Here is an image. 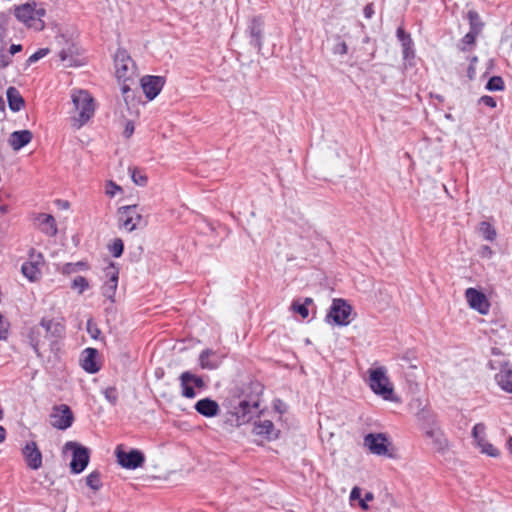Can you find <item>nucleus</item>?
Masks as SVG:
<instances>
[{
    "label": "nucleus",
    "instance_id": "61",
    "mask_svg": "<svg viewBox=\"0 0 512 512\" xmlns=\"http://www.w3.org/2000/svg\"><path fill=\"white\" fill-rule=\"evenodd\" d=\"M360 506L362 509L364 510H367L368 509V505H367V502L365 500H360Z\"/></svg>",
    "mask_w": 512,
    "mask_h": 512
},
{
    "label": "nucleus",
    "instance_id": "39",
    "mask_svg": "<svg viewBox=\"0 0 512 512\" xmlns=\"http://www.w3.org/2000/svg\"><path fill=\"white\" fill-rule=\"evenodd\" d=\"M103 394L105 396V399L111 405H116L117 404V402H118V391H117V389L115 387H113V386L107 387L103 391Z\"/></svg>",
    "mask_w": 512,
    "mask_h": 512
},
{
    "label": "nucleus",
    "instance_id": "21",
    "mask_svg": "<svg viewBox=\"0 0 512 512\" xmlns=\"http://www.w3.org/2000/svg\"><path fill=\"white\" fill-rule=\"evenodd\" d=\"M222 359L218 352L205 349L199 355V365L202 369L214 370L220 366Z\"/></svg>",
    "mask_w": 512,
    "mask_h": 512
},
{
    "label": "nucleus",
    "instance_id": "27",
    "mask_svg": "<svg viewBox=\"0 0 512 512\" xmlns=\"http://www.w3.org/2000/svg\"><path fill=\"white\" fill-rule=\"evenodd\" d=\"M426 436L432 440L433 447L438 452H443L448 447V441L443 432L438 428H431L426 431Z\"/></svg>",
    "mask_w": 512,
    "mask_h": 512
},
{
    "label": "nucleus",
    "instance_id": "9",
    "mask_svg": "<svg viewBox=\"0 0 512 512\" xmlns=\"http://www.w3.org/2000/svg\"><path fill=\"white\" fill-rule=\"evenodd\" d=\"M389 445V439L384 433H369L364 437V446L377 456L388 455Z\"/></svg>",
    "mask_w": 512,
    "mask_h": 512
},
{
    "label": "nucleus",
    "instance_id": "17",
    "mask_svg": "<svg viewBox=\"0 0 512 512\" xmlns=\"http://www.w3.org/2000/svg\"><path fill=\"white\" fill-rule=\"evenodd\" d=\"M165 84L164 77L147 75L141 78V87L147 99L153 100Z\"/></svg>",
    "mask_w": 512,
    "mask_h": 512
},
{
    "label": "nucleus",
    "instance_id": "53",
    "mask_svg": "<svg viewBox=\"0 0 512 512\" xmlns=\"http://www.w3.org/2000/svg\"><path fill=\"white\" fill-rule=\"evenodd\" d=\"M360 497H361V490H360V488L354 487L351 490L350 499L351 500H355V499H360Z\"/></svg>",
    "mask_w": 512,
    "mask_h": 512
},
{
    "label": "nucleus",
    "instance_id": "32",
    "mask_svg": "<svg viewBox=\"0 0 512 512\" xmlns=\"http://www.w3.org/2000/svg\"><path fill=\"white\" fill-rule=\"evenodd\" d=\"M312 303L311 298H306L303 303L300 301H294L292 303V309L296 313L300 314L302 318H307L309 315L308 305Z\"/></svg>",
    "mask_w": 512,
    "mask_h": 512
},
{
    "label": "nucleus",
    "instance_id": "64",
    "mask_svg": "<svg viewBox=\"0 0 512 512\" xmlns=\"http://www.w3.org/2000/svg\"><path fill=\"white\" fill-rule=\"evenodd\" d=\"M1 63H2V66H3V67H6V66H8V65H9L10 61H9V59H5V58L3 57V59L1 60Z\"/></svg>",
    "mask_w": 512,
    "mask_h": 512
},
{
    "label": "nucleus",
    "instance_id": "51",
    "mask_svg": "<svg viewBox=\"0 0 512 512\" xmlns=\"http://www.w3.org/2000/svg\"><path fill=\"white\" fill-rule=\"evenodd\" d=\"M363 13H364V16L367 18V19H370L372 18V16L374 15V7H373V4H367L365 7H364V10H363Z\"/></svg>",
    "mask_w": 512,
    "mask_h": 512
},
{
    "label": "nucleus",
    "instance_id": "23",
    "mask_svg": "<svg viewBox=\"0 0 512 512\" xmlns=\"http://www.w3.org/2000/svg\"><path fill=\"white\" fill-rule=\"evenodd\" d=\"M32 139L33 134L30 130H19L10 134L8 143L14 151H19L24 146L28 145Z\"/></svg>",
    "mask_w": 512,
    "mask_h": 512
},
{
    "label": "nucleus",
    "instance_id": "10",
    "mask_svg": "<svg viewBox=\"0 0 512 512\" xmlns=\"http://www.w3.org/2000/svg\"><path fill=\"white\" fill-rule=\"evenodd\" d=\"M472 437L481 453L491 457H497L499 455L498 449L486 440V426L483 423H477L473 427Z\"/></svg>",
    "mask_w": 512,
    "mask_h": 512
},
{
    "label": "nucleus",
    "instance_id": "56",
    "mask_svg": "<svg viewBox=\"0 0 512 512\" xmlns=\"http://www.w3.org/2000/svg\"><path fill=\"white\" fill-rule=\"evenodd\" d=\"M55 204L58 206L59 209H68L69 208V202L64 200H56Z\"/></svg>",
    "mask_w": 512,
    "mask_h": 512
},
{
    "label": "nucleus",
    "instance_id": "60",
    "mask_svg": "<svg viewBox=\"0 0 512 512\" xmlns=\"http://www.w3.org/2000/svg\"><path fill=\"white\" fill-rule=\"evenodd\" d=\"M363 500H365L366 502L373 500V494L371 492L366 493L365 498Z\"/></svg>",
    "mask_w": 512,
    "mask_h": 512
},
{
    "label": "nucleus",
    "instance_id": "40",
    "mask_svg": "<svg viewBox=\"0 0 512 512\" xmlns=\"http://www.w3.org/2000/svg\"><path fill=\"white\" fill-rule=\"evenodd\" d=\"M402 50H403V58L409 59L411 57H414V50H413V40L407 39L401 43Z\"/></svg>",
    "mask_w": 512,
    "mask_h": 512
},
{
    "label": "nucleus",
    "instance_id": "50",
    "mask_svg": "<svg viewBox=\"0 0 512 512\" xmlns=\"http://www.w3.org/2000/svg\"><path fill=\"white\" fill-rule=\"evenodd\" d=\"M133 133H134V124L132 121H127L123 134L126 138H129Z\"/></svg>",
    "mask_w": 512,
    "mask_h": 512
},
{
    "label": "nucleus",
    "instance_id": "44",
    "mask_svg": "<svg viewBox=\"0 0 512 512\" xmlns=\"http://www.w3.org/2000/svg\"><path fill=\"white\" fill-rule=\"evenodd\" d=\"M49 53V49L42 48L33 53L27 60L28 64H32L45 57Z\"/></svg>",
    "mask_w": 512,
    "mask_h": 512
},
{
    "label": "nucleus",
    "instance_id": "22",
    "mask_svg": "<svg viewBox=\"0 0 512 512\" xmlns=\"http://www.w3.org/2000/svg\"><path fill=\"white\" fill-rule=\"evenodd\" d=\"M34 220L37 222L41 232L49 237H53L57 234V224L55 218L51 214L39 213Z\"/></svg>",
    "mask_w": 512,
    "mask_h": 512
},
{
    "label": "nucleus",
    "instance_id": "41",
    "mask_svg": "<svg viewBox=\"0 0 512 512\" xmlns=\"http://www.w3.org/2000/svg\"><path fill=\"white\" fill-rule=\"evenodd\" d=\"M124 245L121 239H115L110 246V252L116 258L120 257L123 253Z\"/></svg>",
    "mask_w": 512,
    "mask_h": 512
},
{
    "label": "nucleus",
    "instance_id": "48",
    "mask_svg": "<svg viewBox=\"0 0 512 512\" xmlns=\"http://www.w3.org/2000/svg\"><path fill=\"white\" fill-rule=\"evenodd\" d=\"M494 252L493 250L487 246V245H483L481 246V248L479 249V255L483 258H491L493 256Z\"/></svg>",
    "mask_w": 512,
    "mask_h": 512
},
{
    "label": "nucleus",
    "instance_id": "49",
    "mask_svg": "<svg viewBox=\"0 0 512 512\" xmlns=\"http://www.w3.org/2000/svg\"><path fill=\"white\" fill-rule=\"evenodd\" d=\"M398 40L402 43L407 39H411L410 34L406 33L402 27H399L396 31Z\"/></svg>",
    "mask_w": 512,
    "mask_h": 512
},
{
    "label": "nucleus",
    "instance_id": "24",
    "mask_svg": "<svg viewBox=\"0 0 512 512\" xmlns=\"http://www.w3.org/2000/svg\"><path fill=\"white\" fill-rule=\"evenodd\" d=\"M195 410L204 417H214L219 413V405L210 398H203L196 402Z\"/></svg>",
    "mask_w": 512,
    "mask_h": 512
},
{
    "label": "nucleus",
    "instance_id": "36",
    "mask_svg": "<svg viewBox=\"0 0 512 512\" xmlns=\"http://www.w3.org/2000/svg\"><path fill=\"white\" fill-rule=\"evenodd\" d=\"M129 172L131 174V179L133 182L138 186H144L147 182V176L141 171L136 168L129 169Z\"/></svg>",
    "mask_w": 512,
    "mask_h": 512
},
{
    "label": "nucleus",
    "instance_id": "38",
    "mask_svg": "<svg viewBox=\"0 0 512 512\" xmlns=\"http://www.w3.org/2000/svg\"><path fill=\"white\" fill-rule=\"evenodd\" d=\"M335 40H336V43L332 48V52L335 55H341V56L346 55L348 52V47H347L346 42L343 41L340 36H337L335 38Z\"/></svg>",
    "mask_w": 512,
    "mask_h": 512
},
{
    "label": "nucleus",
    "instance_id": "45",
    "mask_svg": "<svg viewBox=\"0 0 512 512\" xmlns=\"http://www.w3.org/2000/svg\"><path fill=\"white\" fill-rule=\"evenodd\" d=\"M479 33L474 31H469L463 38L462 43L465 45H474L476 41V37Z\"/></svg>",
    "mask_w": 512,
    "mask_h": 512
},
{
    "label": "nucleus",
    "instance_id": "26",
    "mask_svg": "<svg viewBox=\"0 0 512 512\" xmlns=\"http://www.w3.org/2000/svg\"><path fill=\"white\" fill-rule=\"evenodd\" d=\"M97 350L94 348H86L83 352L82 368L88 373H96L99 371V366L96 363Z\"/></svg>",
    "mask_w": 512,
    "mask_h": 512
},
{
    "label": "nucleus",
    "instance_id": "30",
    "mask_svg": "<svg viewBox=\"0 0 512 512\" xmlns=\"http://www.w3.org/2000/svg\"><path fill=\"white\" fill-rule=\"evenodd\" d=\"M467 18L470 25V31L480 33L484 24L481 21L479 14L475 10H470L467 13Z\"/></svg>",
    "mask_w": 512,
    "mask_h": 512
},
{
    "label": "nucleus",
    "instance_id": "11",
    "mask_svg": "<svg viewBox=\"0 0 512 512\" xmlns=\"http://www.w3.org/2000/svg\"><path fill=\"white\" fill-rule=\"evenodd\" d=\"M465 298L470 308L482 315L488 314L490 310V303L487 296L483 292L470 287L465 291Z\"/></svg>",
    "mask_w": 512,
    "mask_h": 512
},
{
    "label": "nucleus",
    "instance_id": "63",
    "mask_svg": "<svg viewBox=\"0 0 512 512\" xmlns=\"http://www.w3.org/2000/svg\"><path fill=\"white\" fill-rule=\"evenodd\" d=\"M5 110V102L3 100L2 97H0V111H4Z\"/></svg>",
    "mask_w": 512,
    "mask_h": 512
},
{
    "label": "nucleus",
    "instance_id": "18",
    "mask_svg": "<svg viewBox=\"0 0 512 512\" xmlns=\"http://www.w3.org/2000/svg\"><path fill=\"white\" fill-rule=\"evenodd\" d=\"M30 261L24 262L21 266L22 274L31 282L37 281L41 276L39 265L43 261L41 253L35 254L32 250L30 254Z\"/></svg>",
    "mask_w": 512,
    "mask_h": 512
},
{
    "label": "nucleus",
    "instance_id": "12",
    "mask_svg": "<svg viewBox=\"0 0 512 512\" xmlns=\"http://www.w3.org/2000/svg\"><path fill=\"white\" fill-rule=\"evenodd\" d=\"M104 275L107 280L101 287L102 295L110 301L114 302V297L118 286L119 270L113 263H109L104 268Z\"/></svg>",
    "mask_w": 512,
    "mask_h": 512
},
{
    "label": "nucleus",
    "instance_id": "6",
    "mask_svg": "<svg viewBox=\"0 0 512 512\" xmlns=\"http://www.w3.org/2000/svg\"><path fill=\"white\" fill-rule=\"evenodd\" d=\"M351 305L344 299H334L326 316L327 321H333L336 325L347 326L351 322Z\"/></svg>",
    "mask_w": 512,
    "mask_h": 512
},
{
    "label": "nucleus",
    "instance_id": "7",
    "mask_svg": "<svg viewBox=\"0 0 512 512\" xmlns=\"http://www.w3.org/2000/svg\"><path fill=\"white\" fill-rule=\"evenodd\" d=\"M64 450H71L73 452V457L70 463L71 471L75 474H79L84 471L89 463V450L72 441L65 444Z\"/></svg>",
    "mask_w": 512,
    "mask_h": 512
},
{
    "label": "nucleus",
    "instance_id": "15",
    "mask_svg": "<svg viewBox=\"0 0 512 512\" xmlns=\"http://www.w3.org/2000/svg\"><path fill=\"white\" fill-rule=\"evenodd\" d=\"M51 418L52 426L60 430H66L69 428L74 420L70 407L65 404L56 406L51 414Z\"/></svg>",
    "mask_w": 512,
    "mask_h": 512
},
{
    "label": "nucleus",
    "instance_id": "16",
    "mask_svg": "<svg viewBox=\"0 0 512 512\" xmlns=\"http://www.w3.org/2000/svg\"><path fill=\"white\" fill-rule=\"evenodd\" d=\"M22 455L28 468L38 470L42 467V453L35 441H29L22 448Z\"/></svg>",
    "mask_w": 512,
    "mask_h": 512
},
{
    "label": "nucleus",
    "instance_id": "14",
    "mask_svg": "<svg viewBox=\"0 0 512 512\" xmlns=\"http://www.w3.org/2000/svg\"><path fill=\"white\" fill-rule=\"evenodd\" d=\"M488 366L491 370L500 367V371L495 375V380L502 390L512 393V368L507 363L498 364L494 361H489Z\"/></svg>",
    "mask_w": 512,
    "mask_h": 512
},
{
    "label": "nucleus",
    "instance_id": "19",
    "mask_svg": "<svg viewBox=\"0 0 512 512\" xmlns=\"http://www.w3.org/2000/svg\"><path fill=\"white\" fill-rule=\"evenodd\" d=\"M263 26V19L260 16H257L253 17L250 20L247 28V32L249 33L250 36V43L258 50H260L262 47Z\"/></svg>",
    "mask_w": 512,
    "mask_h": 512
},
{
    "label": "nucleus",
    "instance_id": "4",
    "mask_svg": "<svg viewBox=\"0 0 512 512\" xmlns=\"http://www.w3.org/2000/svg\"><path fill=\"white\" fill-rule=\"evenodd\" d=\"M259 413L260 409L258 401L250 403L243 400L227 415L226 423L232 427H239L250 422L252 418Z\"/></svg>",
    "mask_w": 512,
    "mask_h": 512
},
{
    "label": "nucleus",
    "instance_id": "20",
    "mask_svg": "<svg viewBox=\"0 0 512 512\" xmlns=\"http://www.w3.org/2000/svg\"><path fill=\"white\" fill-rule=\"evenodd\" d=\"M253 434L264 437L267 441L276 440L279 437L277 430L270 420L257 421L253 426Z\"/></svg>",
    "mask_w": 512,
    "mask_h": 512
},
{
    "label": "nucleus",
    "instance_id": "25",
    "mask_svg": "<svg viewBox=\"0 0 512 512\" xmlns=\"http://www.w3.org/2000/svg\"><path fill=\"white\" fill-rule=\"evenodd\" d=\"M8 106L11 111L18 112L25 106V100L17 88L10 86L6 91Z\"/></svg>",
    "mask_w": 512,
    "mask_h": 512
},
{
    "label": "nucleus",
    "instance_id": "43",
    "mask_svg": "<svg viewBox=\"0 0 512 512\" xmlns=\"http://www.w3.org/2000/svg\"><path fill=\"white\" fill-rule=\"evenodd\" d=\"M9 323L4 319L0 313V341H5L8 338Z\"/></svg>",
    "mask_w": 512,
    "mask_h": 512
},
{
    "label": "nucleus",
    "instance_id": "62",
    "mask_svg": "<svg viewBox=\"0 0 512 512\" xmlns=\"http://www.w3.org/2000/svg\"><path fill=\"white\" fill-rule=\"evenodd\" d=\"M109 185L111 186L112 189L116 190V191H120L121 190V187L116 185L115 183L113 182H109Z\"/></svg>",
    "mask_w": 512,
    "mask_h": 512
},
{
    "label": "nucleus",
    "instance_id": "33",
    "mask_svg": "<svg viewBox=\"0 0 512 512\" xmlns=\"http://www.w3.org/2000/svg\"><path fill=\"white\" fill-rule=\"evenodd\" d=\"M86 484L94 491H98L102 487V482L100 480V473L98 471L91 472L86 477Z\"/></svg>",
    "mask_w": 512,
    "mask_h": 512
},
{
    "label": "nucleus",
    "instance_id": "29",
    "mask_svg": "<svg viewBox=\"0 0 512 512\" xmlns=\"http://www.w3.org/2000/svg\"><path fill=\"white\" fill-rule=\"evenodd\" d=\"M478 231L481 234V236L487 241L492 242L496 239L497 232L489 222L482 221L479 224Z\"/></svg>",
    "mask_w": 512,
    "mask_h": 512
},
{
    "label": "nucleus",
    "instance_id": "58",
    "mask_svg": "<svg viewBox=\"0 0 512 512\" xmlns=\"http://www.w3.org/2000/svg\"><path fill=\"white\" fill-rule=\"evenodd\" d=\"M77 271L86 269L87 266L83 261H78L75 263Z\"/></svg>",
    "mask_w": 512,
    "mask_h": 512
},
{
    "label": "nucleus",
    "instance_id": "52",
    "mask_svg": "<svg viewBox=\"0 0 512 512\" xmlns=\"http://www.w3.org/2000/svg\"><path fill=\"white\" fill-rule=\"evenodd\" d=\"M121 91H122V94L124 95V100L126 103H128V97H129V92H131V88L129 86V84H127L126 82L123 81V84L121 86Z\"/></svg>",
    "mask_w": 512,
    "mask_h": 512
},
{
    "label": "nucleus",
    "instance_id": "13",
    "mask_svg": "<svg viewBox=\"0 0 512 512\" xmlns=\"http://www.w3.org/2000/svg\"><path fill=\"white\" fill-rule=\"evenodd\" d=\"M116 456L118 463L126 469H136L141 467L145 461L144 454L136 449L125 452L121 450L120 447H117Z\"/></svg>",
    "mask_w": 512,
    "mask_h": 512
},
{
    "label": "nucleus",
    "instance_id": "55",
    "mask_svg": "<svg viewBox=\"0 0 512 512\" xmlns=\"http://www.w3.org/2000/svg\"><path fill=\"white\" fill-rule=\"evenodd\" d=\"M22 50V46L19 44H12L10 46L9 52L10 54L14 55Z\"/></svg>",
    "mask_w": 512,
    "mask_h": 512
},
{
    "label": "nucleus",
    "instance_id": "35",
    "mask_svg": "<svg viewBox=\"0 0 512 512\" xmlns=\"http://www.w3.org/2000/svg\"><path fill=\"white\" fill-rule=\"evenodd\" d=\"M179 381H180L182 396L185 398H189V399L195 398L196 392L194 390L195 387L193 386V384H191L188 381H184V380H179Z\"/></svg>",
    "mask_w": 512,
    "mask_h": 512
},
{
    "label": "nucleus",
    "instance_id": "37",
    "mask_svg": "<svg viewBox=\"0 0 512 512\" xmlns=\"http://www.w3.org/2000/svg\"><path fill=\"white\" fill-rule=\"evenodd\" d=\"M71 287L82 294L89 287V282L85 277L77 276L73 279Z\"/></svg>",
    "mask_w": 512,
    "mask_h": 512
},
{
    "label": "nucleus",
    "instance_id": "57",
    "mask_svg": "<svg viewBox=\"0 0 512 512\" xmlns=\"http://www.w3.org/2000/svg\"><path fill=\"white\" fill-rule=\"evenodd\" d=\"M6 439V429L3 426H0V443L4 442Z\"/></svg>",
    "mask_w": 512,
    "mask_h": 512
},
{
    "label": "nucleus",
    "instance_id": "28",
    "mask_svg": "<svg viewBox=\"0 0 512 512\" xmlns=\"http://www.w3.org/2000/svg\"><path fill=\"white\" fill-rule=\"evenodd\" d=\"M40 325L55 338H60L64 335L65 327L60 322L43 318Z\"/></svg>",
    "mask_w": 512,
    "mask_h": 512
},
{
    "label": "nucleus",
    "instance_id": "34",
    "mask_svg": "<svg viewBox=\"0 0 512 512\" xmlns=\"http://www.w3.org/2000/svg\"><path fill=\"white\" fill-rule=\"evenodd\" d=\"M486 89L489 91H502L504 90V81L500 76L491 77L487 84Z\"/></svg>",
    "mask_w": 512,
    "mask_h": 512
},
{
    "label": "nucleus",
    "instance_id": "5",
    "mask_svg": "<svg viewBox=\"0 0 512 512\" xmlns=\"http://www.w3.org/2000/svg\"><path fill=\"white\" fill-rule=\"evenodd\" d=\"M116 77L124 82L132 81L136 76V65L128 52L124 49H118L115 57Z\"/></svg>",
    "mask_w": 512,
    "mask_h": 512
},
{
    "label": "nucleus",
    "instance_id": "2",
    "mask_svg": "<svg viewBox=\"0 0 512 512\" xmlns=\"http://www.w3.org/2000/svg\"><path fill=\"white\" fill-rule=\"evenodd\" d=\"M368 384L371 390L384 400H392L394 387L387 376V369L384 366L370 368L368 370Z\"/></svg>",
    "mask_w": 512,
    "mask_h": 512
},
{
    "label": "nucleus",
    "instance_id": "46",
    "mask_svg": "<svg viewBox=\"0 0 512 512\" xmlns=\"http://www.w3.org/2000/svg\"><path fill=\"white\" fill-rule=\"evenodd\" d=\"M479 102L490 107V108H495L496 107V100L491 97V96H488V95H484L482 96L480 99H479Z\"/></svg>",
    "mask_w": 512,
    "mask_h": 512
},
{
    "label": "nucleus",
    "instance_id": "42",
    "mask_svg": "<svg viewBox=\"0 0 512 512\" xmlns=\"http://www.w3.org/2000/svg\"><path fill=\"white\" fill-rule=\"evenodd\" d=\"M87 332L93 339H98L99 335L101 334L100 329L98 328L97 324L93 322L92 319H89L87 321Z\"/></svg>",
    "mask_w": 512,
    "mask_h": 512
},
{
    "label": "nucleus",
    "instance_id": "59",
    "mask_svg": "<svg viewBox=\"0 0 512 512\" xmlns=\"http://www.w3.org/2000/svg\"><path fill=\"white\" fill-rule=\"evenodd\" d=\"M59 57L61 59V61H66L67 59V52L65 50H62L60 53H59Z\"/></svg>",
    "mask_w": 512,
    "mask_h": 512
},
{
    "label": "nucleus",
    "instance_id": "3",
    "mask_svg": "<svg viewBox=\"0 0 512 512\" xmlns=\"http://www.w3.org/2000/svg\"><path fill=\"white\" fill-rule=\"evenodd\" d=\"M46 11L43 7H36V4L25 3L15 8V17L28 27L34 28L35 30H42L45 26L42 17H44Z\"/></svg>",
    "mask_w": 512,
    "mask_h": 512
},
{
    "label": "nucleus",
    "instance_id": "1",
    "mask_svg": "<svg viewBox=\"0 0 512 512\" xmlns=\"http://www.w3.org/2000/svg\"><path fill=\"white\" fill-rule=\"evenodd\" d=\"M71 99L77 111V116L72 118V125L76 129H80L94 116L95 102L86 90H73Z\"/></svg>",
    "mask_w": 512,
    "mask_h": 512
},
{
    "label": "nucleus",
    "instance_id": "8",
    "mask_svg": "<svg viewBox=\"0 0 512 512\" xmlns=\"http://www.w3.org/2000/svg\"><path fill=\"white\" fill-rule=\"evenodd\" d=\"M118 214L121 226L129 232L135 230L142 221V215L136 204L120 207Z\"/></svg>",
    "mask_w": 512,
    "mask_h": 512
},
{
    "label": "nucleus",
    "instance_id": "31",
    "mask_svg": "<svg viewBox=\"0 0 512 512\" xmlns=\"http://www.w3.org/2000/svg\"><path fill=\"white\" fill-rule=\"evenodd\" d=\"M179 380L188 381L193 384L195 388L203 389L205 387L204 380L200 376H197L189 371L181 373Z\"/></svg>",
    "mask_w": 512,
    "mask_h": 512
},
{
    "label": "nucleus",
    "instance_id": "47",
    "mask_svg": "<svg viewBox=\"0 0 512 512\" xmlns=\"http://www.w3.org/2000/svg\"><path fill=\"white\" fill-rule=\"evenodd\" d=\"M61 273L63 274H72V273H75L77 272V269H76V265L75 263H66L62 266V268L60 269Z\"/></svg>",
    "mask_w": 512,
    "mask_h": 512
},
{
    "label": "nucleus",
    "instance_id": "54",
    "mask_svg": "<svg viewBox=\"0 0 512 512\" xmlns=\"http://www.w3.org/2000/svg\"><path fill=\"white\" fill-rule=\"evenodd\" d=\"M476 75V69L473 63H470L468 69H467V76L470 80H473Z\"/></svg>",
    "mask_w": 512,
    "mask_h": 512
}]
</instances>
